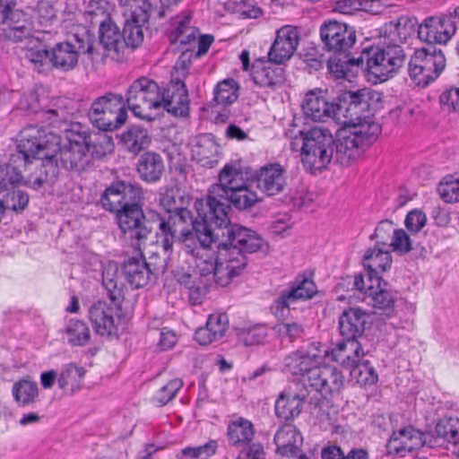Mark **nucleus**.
Returning a JSON list of instances; mask_svg holds the SVG:
<instances>
[{
  "instance_id": "f257e3e1",
  "label": "nucleus",
  "mask_w": 459,
  "mask_h": 459,
  "mask_svg": "<svg viewBox=\"0 0 459 459\" xmlns=\"http://www.w3.org/2000/svg\"><path fill=\"white\" fill-rule=\"evenodd\" d=\"M195 227L198 243L203 247H210L219 241L216 283L222 287L228 286L244 272L247 265L246 253H255L266 247L265 241L258 234L238 224L215 225L216 232L209 231L204 222Z\"/></svg>"
},
{
  "instance_id": "f03ea898",
  "label": "nucleus",
  "mask_w": 459,
  "mask_h": 459,
  "mask_svg": "<svg viewBox=\"0 0 459 459\" xmlns=\"http://www.w3.org/2000/svg\"><path fill=\"white\" fill-rule=\"evenodd\" d=\"M59 136L42 127L30 126L23 128L17 139V152L11 155V161L24 172L26 182L38 189L45 183L53 182L58 176L56 161Z\"/></svg>"
},
{
  "instance_id": "7ed1b4c3",
  "label": "nucleus",
  "mask_w": 459,
  "mask_h": 459,
  "mask_svg": "<svg viewBox=\"0 0 459 459\" xmlns=\"http://www.w3.org/2000/svg\"><path fill=\"white\" fill-rule=\"evenodd\" d=\"M418 22L416 18L403 15L386 22L380 29L385 46L367 48V70L374 76L375 82L386 81L393 74L403 67L407 54L399 45L414 34Z\"/></svg>"
},
{
  "instance_id": "20e7f679",
  "label": "nucleus",
  "mask_w": 459,
  "mask_h": 459,
  "mask_svg": "<svg viewBox=\"0 0 459 459\" xmlns=\"http://www.w3.org/2000/svg\"><path fill=\"white\" fill-rule=\"evenodd\" d=\"M379 100V93L369 89L346 91L343 93V103L337 112V124L350 127L349 133L365 149L381 133V126L375 121L372 115Z\"/></svg>"
},
{
  "instance_id": "39448f33",
  "label": "nucleus",
  "mask_w": 459,
  "mask_h": 459,
  "mask_svg": "<svg viewBox=\"0 0 459 459\" xmlns=\"http://www.w3.org/2000/svg\"><path fill=\"white\" fill-rule=\"evenodd\" d=\"M290 138L291 149L300 150L302 164L309 172L321 171L333 160L334 139L329 129L315 126L299 130Z\"/></svg>"
},
{
  "instance_id": "423d86ee",
  "label": "nucleus",
  "mask_w": 459,
  "mask_h": 459,
  "mask_svg": "<svg viewBox=\"0 0 459 459\" xmlns=\"http://www.w3.org/2000/svg\"><path fill=\"white\" fill-rule=\"evenodd\" d=\"M248 180L244 177L243 168L239 163H227L218 175V183L212 184L207 191L205 206L210 209L208 218L215 225L229 224L230 219L226 216L227 206L220 200L227 197L233 190L244 186Z\"/></svg>"
},
{
  "instance_id": "0eeeda50",
  "label": "nucleus",
  "mask_w": 459,
  "mask_h": 459,
  "mask_svg": "<svg viewBox=\"0 0 459 459\" xmlns=\"http://www.w3.org/2000/svg\"><path fill=\"white\" fill-rule=\"evenodd\" d=\"M446 65L442 49L429 45L414 51L409 62V74L418 86L426 87L439 77Z\"/></svg>"
},
{
  "instance_id": "6e6552de",
  "label": "nucleus",
  "mask_w": 459,
  "mask_h": 459,
  "mask_svg": "<svg viewBox=\"0 0 459 459\" xmlns=\"http://www.w3.org/2000/svg\"><path fill=\"white\" fill-rule=\"evenodd\" d=\"M91 124L102 131H113L125 124L127 112L122 95L107 93L97 98L88 113Z\"/></svg>"
},
{
  "instance_id": "1a4fd4ad",
  "label": "nucleus",
  "mask_w": 459,
  "mask_h": 459,
  "mask_svg": "<svg viewBox=\"0 0 459 459\" xmlns=\"http://www.w3.org/2000/svg\"><path fill=\"white\" fill-rule=\"evenodd\" d=\"M160 91L157 82L141 77L134 80L128 88L125 102L135 117L150 118L151 111L160 108Z\"/></svg>"
},
{
  "instance_id": "9d476101",
  "label": "nucleus",
  "mask_w": 459,
  "mask_h": 459,
  "mask_svg": "<svg viewBox=\"0 0 459 459\" xmlns=\"http://www.w3.org/2000/svg\"><path fill=\"white\" fill-rule=\"evenodd\" d=\"M77 46H74L69 42H62L56 44L51 53L49 62L53 66L63 71L73 69L78 62L79 53L88 54L91 59L94 55L99 53L93 42V35L88 30H84L82 35H74Z\"/></svg>"
},
{
  "instance_id": "9b49d317",
  "label": "nucleus",
  "mask_w": 459,
  "mask_h": 459,
  "mask_svg": "<svg viewBox=\"0 0 459 459\" xmlns=\"http://www.w3.org/2000/svg\"><path fill=\"white\" fill-rule=\"evenodd\" d=\"M134 202L117 212V219L119 229L126 238L132 241V246L138 251L142 250L143 245L151 234V228L148 227L142 207Z\"/></svg>"
},
{
  "instance_id": "f8f14e48",
  "label": "nucleus",
  "mask_w": 459,
  "mask_h": 459,
  "mask_svg": "<svg viewBox=\"0 0 459 459\" xmlns=\"http://www.w3.org/2000/svg\"><path fill=\"white\" fill-rule=\"evenodd\" d=\"M198 214L201 221L193 220L192 212L186 207L169 214L168 220H165V224L168 225L174 233L178 234V241L182 243V247H186L187 244H195V239L198 241V236L195 225L197 223L204 222L207 225L209 231L216 232L215 223L210 221L208 215L210 214V209L204 214L199 211L196 206Z\"/></svg>"
},
{
  "instance_id": "ddd939ff",
  "label": "nucleus",
  "mask_w": 459,
  "mask_h": 459,
  "mask_svg": "<svg viewBox=\"0 0 459 459\" xmlns=\"http://www.w3.org/2000/svg\"><path fill=\"white\" fill-rule=\"evenodd\" d=\"M142 187L130 181H115L106 188L100 197L102 207L111 212H117L126 206L139 202L142 198Z\"/></svg>"
},
{
  "instance_id": "4468645a",
  "label": "nucleus",
  "mask_w": 459,
  "mask_h": 459,
  "mask_svg": "<svg viewBox=\"0 0 459 459\" xmlns=\"http://www.w3.org/2000/svg\"><path fill=\"white\" fill-rule=\"evenodd\" d=\"M424 446H436L434 433H422L418 429L408 427L393 433L387 444V450L389 454L404 457L407 454Z\"/></svg>"
},
{
  "instance_id": "2eb2a0df",
  "label": "nucleus",
  "mask_w": 459,
  "mask_h": 459,
  "mask_svg": "<svg viewBox=\"0 0 459 459\" xmlns=\"http://www.w3.org/2000/svg\"><path fill=\"white\" fill-rule=\"evenodd\" d=\"M151 12V3L124 8L123 15L126 21L122 35L126 43V49L128 47L135 48L143 41V27L147 23Z\"/></svg>"
},
{
  "instance_id": "dca6fc26",
  "label": "nucleus",
  "mask_w": 459,
  "mask_h": 459,
  "mask_svg": "<svg viewBox=\"0 0 459 459\" xmlns=\"http://www.w3.org/2000/svg\"><path fill=\"white\" fill-rule=\"evenodd\" d=\"M56 161L71 170H82L90 162L87 154V135L85 134H78L77 138H69L67 143L61 144V139L58 141V149L56 150Z\"/></svg>"
},
{
  "instance_id": "f3484780",
  "label": "nucleus",
  "mask_w": 459,
  "mask_h": 459,
  "mask_svg": "<svg viewBox=\"0 0 459 459\" xmlns=\"http://www.w3.org/2000/svg\"><path fill=\"white\" fill-rule=\"evenodd\" d=\"M343 103V93L340 96L338 103L330 102L326 92L322 90H314L307 92L302 103V109L306 117L313 121H325L333 118L337 123V112Z\"/></svg>"
},
{
  "instance_id": "a211bd4d",
  "label": "nucleus",
  "mask_w": 459,
  "mask_h": 459,
  "mask_svg": "<svg viewBox=\"0 0 459 459\" xmlns=\"http://www.w3.org/2000/svg\"><path fill=\"white\" fill-rule=\"evenodd\" d=\"M316 293L315 282L308 279H297L292 285L281 291L279 297L274 300L271 309L277 317H284L285 311H289L290 306L299 300L311 299Z\"/></svg>"
},
{
  "instance_id": "6ab92c4d",
  "label": "nucleus",
  "mask_w": 459,
  "mask_h": 459,
  "mask_svg": "<svg viewBox=\"0 0 459 459\" xmlns=\"http://www.w3.org/2000/svg\"><path fill=\"white\" fill-rule=\"evenodd\" d=\"M98 54L94 55V58L101 56L109 57L117 62L124 58L126 51V43L123 40L122 32L119 28L111 20L106 23H101L100 27V40L97 42L93 39Z\"/></svg>"
},
{
  "instance_id": "aec40b11",
  "label": "nucleus",
  "mask_w": 459,
  "mask_h": 459,
  "mask_svg": "<svg viewBox=\"0 0 459 459\" xmlns=\"http://www.w3.org/2000/svg\"><path fill=\"white\" fill-rule=\"evenodd\" d=\"M320 37L327 49L334 53H345L356 42L354 29L335 21H330L321 26Z\"/></svg>"
},
{
  "instance_id": "412c9836",
  "label": "nucleus",
  "mask_w": 459,
  "mask_h": 459,
  "mask_svg": "<svg viewBox=\"0 0 459 459\" xmlns=\"http://www.w3.org/2000/svg\"><path fill=\"white\" fill-rule=\"evenodd\" d=\"M160 107L174 117H186L189 113V97L184 82L172 74L169 84L161 92Z\"/></svg>"
},
{
  "instance_id": "4be33fe9",
  "label": "nucleus",
  "mask_w": 459,
  "mask_h": 459,
  "mask_svg": "<svg viewBox=\"0 0 459 459\" xmlns=\"http://www.w3.org/2000/svg\"><path fill=\"white\" fill-rule=\"evenodd\" d=\"M207 247H200L195 244H187L186 247H182V250L188 255V263L191 264L193 269L190 272H184L185 274H195L196 280L203 278L204 281H208L210 283L211 279H213L216 282L217 273V257L214 258L211 254L205 251Z\"/></svg>"
},
{
  "instance_id": "5701e85b",
  "label": "nucleus",
  "mask_w": 459,
  "mask_h": 459,
  "mask_svg": "<svg viewBox=\"0 0 459 459\" xmlns=\"http://www.w3.org/2000/svg\"><path fill=\"white\" fill-rule=\"evenodd\" d=\"M455 22L452 15L429 17L418 27V37L429 44H446L455 32Z\"/></svg>"
},
{
  "instance_id": "b1692460",
  "label": "nucleus",
  "mask_w": 459,
  "mask_h": 459,
  "mask_svg": "<svg viewBox=\"0 0 459 459\" xmlns=\"http://www.w3.org/2000/svg\"><path fill=\"white\" fill-rule=\"evenodd\" d=\"M323 359L321 351L315 344L307 351H297L285 359V367L294 376H307V381L310 384V373L317 369Z\"/></svg>"
},
{
  "instance_id": "393cba45",
  "label": "nucleus",
  "mask_w": 459,
  "mask_h": 459,
  "mask_svg": "<svg viewBox=\"0 0 459 459\" xmlns=\"http://www.w3.org/2000/svg\"><path fill=\"white\" fill-rule=\"evenodd\" d=\"M344 385V377L335 367L321 364L310 373V384L314 390L322 395L338 394Z\"/></svg>"
},
{
  "instance_id": "a878e982",
  "label": "nucleus",
  "mask_w": 459,
  "mask_h": 459,
  "mask_svg": "<svg viewBox=\"0 0 459 459\" xmlns=\"http://www.w3.org/2000/svg\"><path fill=\"white\" fill-rule=\"evenodd\" d=\"M299 42L297 28L286 25L278 30L276 38L268 53L270 61L283 64L296 51Z\"/></svg>"
},
{
  "instance_id": "bb28decb",
  "label": "nucleus",
  "mask_w": 459,
  "mask_h": 459,
  "mask_svg": "<svg viewBox=\"0 0 459 459\" xmlns=\"http://www.w3.org/2000/svg\"><path fill=\"white\" fill-rule=\"evenodd\" d=\"M285 169L279 163L263 166L256 171L255 178L257 188L268 196L283 192L287 185Z\"/></svg>"
},
{
  "instance_id": "cd10ccee",
  "label": "nucleus",
  "mask_w": 459,
  "mask_h": 459,
  "mask_svg": "<svg viewBox=\"0 0 459 459\" xmlns=\"http://www.w3.org/2000/svg\"><path fill=\"white\" fill-rule=\"evenodd\" d=\"M383 247L377 244L375 247L366 251L363 256V265L367 270L365 274H359L356 277H365L368 281L378 282L381 281L379 274L390 268L392 257L386 247L385 243H382Z\"/></svg>"
},
{
  "instance_id": "c85d7f7f",
  "label": "nucleus",
  "mask_w": 459,
  "mask_h": 459,
  "mask_svg": "<svg viewBox=\"0 0 459 459\" xmlns=\"http://www.w3.org/2000/svg\"><path fill=\"white\" fill-rule=\"evenodd\" d=\"M377 286H365V277H355L354 287L360 292L368 295L372 300V306L385 314L391 316L394 311L395 298L394 294L384 289L381 281L376 282Z\"/></svg>"
},
{
  "instance_id": "c756f323",
  "label": "nucleus",
  "mask_w": 459,
  "mask_h": 459,
  "mask_svg": "<svg viewBox=\"0 0 459 459\" xmlns=\"http://www.w3.org/2000/svg\"><path fill=\"white\" fill-rule=\"evenodd\" d=\"M89 318L95 332L101 336H111L117 333L114 308L105 301H97L89 308Z\"/></svg>"
},
{
  "instance_id": "7c9ffc66",
  "label": "nucleus",
  "mask_w": 459,
  "mask_h": 459,
  "mask_svg": "<svg viewBox=\"0 0 459 459\" xmlns=\"http://www.w3.org/2000/svg\"><path fill=\"white\" fill-rule=\"evenodd\" d=\"M367 317L361 308L345 309L339 317V331L343 341H358L364 333Z\"/></svg>"
},
{
  "instance_id": "2f4dec72",
  "label": "nucleus",
  "mask_w": 459,
  "mask_h": 459,
  "mask_svg": "<svg viewBox=\"0 0 459 459\" xmlns=\"http://www.w3.org/2000/svg\"><path fill=\"white\" fill-rule=\"evenodd\" d=\"M229 328V319L226 314H212L206 325L195 331V339L201 345H208L221 340Z\"/></svg>"
},
{
  "instance_id": "473e14b6",
  "label": "nucleus",
  "mask_w": 459,
  "mask_h": 459,
  "mask_svg": "<svg viewBox=\"0 0 459 459\" xmlns=\"http://www.w3.org/2000/svg\"><path fill=\"white\" fill-rule=\"evenodd\" d=\"M365 151V148L357 142L348 131L344 130L343 134L334 141L333 159L342 166H349L356 160Z\"/></svg>"
},
{
  "instance_id": "72a5a7b5",
  "label": "nucleus",
  "mask_w": 459,
  "mask_h": 459,
  "mask_svg": "<svg viewBox=\"0 0 459 459\" xmlns=\"http://www.w3.org/2000/svg\"><path fill=\"white\" fill-rule=\"evenodd\" d=\"M137 256L129 257L123 264V274L127 282L134 288L145 286L152 274V269L143 258L142 250Z\"/></svg>"
},
{
  "instance_id": "f704fd0d",
  "label": "nucleus",
  "mask_w": 459,
  "mask_h": 459,
  "mask_svg": "<svg viewBox=\"0 0 459 459\" xmlns=\"http://www.w3.org/2000/svg\"><path fill=\"white\" fill-rule=\"evenodd\" d=\"M274 443L279 455L290 457V455L299 454L303 444V437L294 425L286 424L277 430Z\"/></svg>"
},
{
  "instance_id": "c9c22d12",
  "label": "nucleus",
  "mask_w": 459,
  "mask_h": 459,
  "mask_svg": "<svg viewBox=\"0 0 459 459\" xmlns=\"http://www.w3.org/2000/svg\"><path fill=\"white\" fill-rule=\"evenodd\" d=\"M272 61H257L253 65L252 78L261 87L274 88L284 82L283 69Z\"/></svg>"
},
{
  "instance_id": "e433bc0d",
  "label": "nucleus",
  "mask_w": 459,
  "mask_h": 459,
  "mask_svg": "<svg viewBox=\"0 0 459 459\" xmlns=\"http://www.w3.org/2000/svg\"><path fill=\"white\" fill-rule=\"evenodd\" d=\"M305 399V394H297L290 389L284 390L275 402L277 417L286 421L293 420L300 414Z\"/></svg>"
},
{
  "instance_id": "4c0bfd02",
  "label": "nucleus",
  "mask_w": 459,
  "mask_h": 459,
  "mask_svg": "<svg viewBox=\"0 0 459 459\" xmlns=\"http://www.w3.org/2000/svg\"><path fill=\"white\" fill-rule=\"evenodd\" d=\"M333 359L343 368L351 370L364 357V351L358 341H342L332 351Z\"/></svg>"
},
{
  "instance_id": "58836bf2",
  "label": "nucleus",
  "mask_w": 459,
  "mask_h": 459,
  "mask_svg": "<svg viewBox=\"0 0 459 459\" xmlns=\"http://www.w3.org/2000/svg\"><path fill=\"white\" fill-rule=\"evenodd\" d=\"M0 22L5 24L4 35L11 40L21 41L31 36L32 23L22 11L14 10L9 13L7 20Z\"/></svg>"
},
{
  "instance_id": "ea45409f",
  "label": "nucleus",
  "mask_w": 459,
  "mask_h": 459,
  "mask_svg": "<svg viewBox=\"0 0 459 459\" xmlns=\"http://www.w3.org/2000/svg\"><path fill=\"white\" fill-rule=\"evenodd\" d=\"M164 169L163 159L159 153L153 152H147L141 155L136 165L139 177L149 183L160 180Z\"/></svg>"
},
{
  "instance_id": "a19ab883",
  "label": "nucleus",
  "mask_w": 459,
  "mask_h": 459,
  "mask_svg": "<svg viewBox=\"0 0 459 459\" xmlns=\"http://www.w3.org/2000/svg\"><path fill=\"white\" fill-rule=\"evenodd\" d=\"M258 201L259 198L256 192L250 188L247 181L244 186L238 187L236 190L227 195V197L221 199L220 204L222 203L227 206L224 210L226 216L229 218V212L231 210V206L238 210L244 211L252 208Z\"/></svg>"
},
{
  "instance_id": "79ce46f5",
  "label": "nucleus",
  "mask_w": 459,
  "mask_h": 459,
  "mask_svg": "<svg viewBox=\"0 0 459 459\" xmlns=\"http://www.w3.org/2000/svg\"><path fill=\"white\" fill-rule=\"evenodd\" d=\"M86 370L74 363L67 364L61 370L57 378L58 386L65 394H73L82 386Z\"/></svg>"
},
{
  "instance_id": "37998d69",
  "label": "nucleus",
  "mask_w": 459,
  "mask_h": 459,
  "mask_svg": "<svg viewBox=\"0 0 459 459\" xmlns=\"http://www.w3.org/2000/svg\"><path fill=\"white\" fill-rule=\"evenodd\" d=\"M151 136L148 130L141 126H130L121 135V143L129 152L137 154L148 147Z\"/></svg>"
},
{
  "instance_id": "c03bdc74",
  "label": "nucleus",
  "mask_w": 459,
  "mask_h": 459,
  "mask_svg": "<svg viewBox=\"0 0 459 459\" xmlns=\"http://www.w3.org/2000/svg\"><path fill=\"white\" fill-rule=\"evenodd\" d=\"M227 435L230 445L237 447L246 446L254 436L253 425L247 420L240 418L229 425Z\"/></svg>"
},
{
  "instance_id": "a18cd8bd",
  "label": "nucleus",
  "mask_w": 459,
  "mask_h": 459,
  "mask_svg": "<svg viewBox=\"0 0 459 459\" xmlns=\"http://www.w3.org/2000/svg\"><path fill=\"white\" fill-rule=\"evenodd\" d=\"M16 164L9 160L8 164L0 166V196L7 190L21 184L30 186L26 182L27 174Z\"/></svg>"
},
{
  "instance_id": "49530a36",
  "label": "nucleus",
  "mask_w": 459,
  "mask_h": 459,
  "mask_svg": "<svg viewBox=\"0 0 459 459\" xmlns=\"http://www.w3.org/2000/svg\"><path fill=\"white\" fill-rule=\"evenodd\" d=\"M102 284L108 293L110 300L118 304L123 299L122 282L119 281L118 267L109 263L102 272Z\"/></svg>"
},
{
  "instance_id": "de8ad7c7",
  "label": "nucleus",
  "mask_w": 459,
  "mask_h": 459,
  "mask_svg": "<svg viewBox=\"0 0 459 459\" xmlns=\"http://www.w3.org/2000/svg\"><path fill=\"white\" fill-rule=\"evenodd\" d=\"M195 274H185V273H178L176 277L178 281L188 290V296L193 305L200 304L206 293L208 281L196 280Z\"/></svg>"
},
{
  "instance_id": "09e8293b",
  "label": "nucleus",
  "mask_w": 459,
  "mask_h": 459,
  "mask_svg": "<svg viewBox=\"0 0 459 459\" xmlns=\"http://www.w3.org/2000/svg\"><path fill=\"white\" fill-rule=\"evenodd\" d=\"M191 15L184 14L172 19V37L180 44H189L197 37V30L190 26Z\"/></svg>"
},
{
  "instance_id": "8fccbe9b",
  "label": "nucleus",
  "mask_w": 459,
  "mask_h": 459,
  "mask_svg": "<svg viewBox=\"0 0 459 459\" xmlns=\"http://www.w3.org/2000/svg\"><path fill=\"white\" fill-rule=\"evenodd\" d=\"M13 396L21 406L36 403L39 396V388L36 382L22 379L13 386Z\"/></svg>"
},
{
  "instance_id": "3c124183",
  "label": "nucleus",
  "mask_w": 459,
  "mask_h": 459,
  "mask_svg": "<svg viewBox=\"0 0 459 459\" xmlns=\"http://www.w3.org/2000/svg\"><path fill=\"white\" fill-rule=\"evenodd\" d=\"M367 48L362 52L361 56L358 58L349 57L347 55L341 58L334 56L328 60V69L337 79L345 78L351 71V67L354 65H363L364 60L367 61L365 53Z\"/></svg>"
},
{
  "instance_id": "603ef678",
  "label": "nucleus",
  "mask_w": 459,
  "mask_h": 459,
  "mask_svg": "<svg viewBox=\"0 0 459 459\" xmlns=\"http://www.w3.org/2000/svg\"><path fill=\"white\" fill-rule=\"evenodd\" d=\"M114 150L112 137L106 134H98L94 138L87 136V154L93 159L100 160Z\"/></svg>"
},
{
  "instance_id": "864d4df0",
  "label": "nucleus",
  "mask_w": 459,
  "mask_h": 459,
  "mask_svg": "<svg viewBox=\"0 0 459 459\" xmlns=\"http://www.w3.org/2000/svg\"><path fill=\"white\" fill-rule=\"evenodd\" d=\"M434 439L438 446V439L449 443H456L459 440V420L455 418H444L438 420L435 428Z\"/></svg>"
},
{
  "instance_id": "5fc2aeb1",
  "label": "nucleus",
  "mask_w": 459,
  "mask_h": 459,
  "mask_svg": "<svg viewBox=\"0 0 459 459\" xmlns=\"http://www.w3.org/2000/svg\"><path fill=\"white\" fill-rule=\"evenodd\" d=\"M65 332L72 345L83 346L91 338L90 328L81 320H70Z\"/></svg>"
},
{
  "instance_id": "6e6d98bb",
  "label": "nucleus",
  "mask_w": 459,
  "mask_h": 459,
  "mask_svg": "<svg viewBox=\"0 0 459 459\" xmlns=\"http://www.w3.org/2000/svg\"><path fill=\"white\" fill-rule=\"evenodd\" d=\"M238 85L233 79H227L219 82L214 88L213 101L217 105H229L237 99Z\"/></svg>"
},
{
  "instance_id": "4d7b16f0",
  "label": "nucleus",
  "mask_w": 459,
  "mask_h": 459,
  "mask_svg": "<svg viewBox=\"0 0 459 459\" xmlns=\"http://www.w3.org/2000/svg\"><path fill=\"white\" fill-rule=\"evenodd\" d=\"M1 202L4 203V211L10 209L14 212L23 211L29 203V196L26 193L21 189H17L16 186L7 190L0 196Z\"/></svg>"
},
{
  "instance_id": "13d9d810",
  "label": "nucleus",
  "mask_w": 459,
  "mask_h": 459,
  "mask_svg": "<svg viewBox=\"0 0 459 459\" xmlns=\"http://www.w3.org/2000/svg\"><path fill=\"white\" fill-rule=\"evenodd\" d=\"M350 376L360 386L372 385L377 381V374L368 360L362 361L351 368Z\"/></svg>"
},
{
  "instance_id": "bf43d9fd",
  "label": "nucleus",
  "mask_w": 459,
  "mask_h": 459,
  "mask_svg": "<svg viewBox=\"0 0 459 459\" xmlns=\"http://www.w3.org/2000/svg\"><path fill=\"white\" fill-rule=\"evenodd\" d=\"M267 337V330L262 325L240 329L238 333V339L245 346L258 345L264 342Z\"/></svg>"
},
{
  "instance_id": "052dcab7",
  "label": "nucleus",
  "mask_w": 459,
  "mask_h": 459,
  "mask_svg": "<svg viewBox=\"0 0 459 459\" xmlns=\"http://www.w3.org/2000/svg\"><path fill=\"white\" fill-rule=\"evenodd\" d=\"M273 331L282 340L293 342L304 334V327L297 322H279L273 325Z\"/></svg>"
},
{
  "instance_id": "680f3d73",
  "label": "nucleus",
  "mask_w": 459,
  "mask_h": 459,
  "mask_svg": "<svg viewBox=\"0 0 459 459\" xmlns=\"http://www.w3.org/2000/svg\"><path fill=\"white\" fill-rule=\"evenodd\" d=\"M160 204L167 212L171 214L185 207L186 201L178 189L167 188L160 195Z\"/></svg>"
},
{
  "instance_id": "e2e57ef3",
  "label": "nucleus",
  "mask_w": 459,
  "mask_h": 459,
  "mask_svg": "<svg viewBox=\"0 0 459 459\" xmlns=\"http://www.w3.org/2000/svg\"><path fill=\"white\" fill-rule=\"evenodd\" d=\"M30 44V46L26 49L25 56L36 68L39 69L46 61H49L50 53L46 46L38 40H32Z\"/></svg>"
},
{
  "instance_id": "0e129e2a",
  "label": "nucleus",
  "mask_w": 459,
  "mask_h": 459,
  "mask_svg": "<svg viewBox=\"0 0 459 459\" xmlns=\"http://www.w3.org/2000/svg\"><path fill=\"white\" fill-rule=\"evenodd\" d=\"M108 2L105 0H92L89 3L88 9L85 12L92 24H99L100 27L101 23H106L108 20Z\"/></svg>"
},
{
  "instance_id": "69168bd1",
  "label": "nucleus",
  "mask_w": 459,
  "mask_h": 459,
  "mask_svg": "<svg viewBox=\"0 0 459 459\" xmlns=\"http://www.w3.org/2000/svg\"><path fill=\"white\" fill-rule=\"evenodd\" d=\"M183 386V381L179 378H174L168 382L165 385L160 388L155 396L154 400L160 405H165L169 402H170L179 391V389Z\"/></svg>"
},
{
  "instance_id": "338daca9",
  "label": "nucleus",
  "mask_w": 459,
  "mask_h": 459,
  "mask_svg": "<svg viewBox=\"0 0 459 459\" xmlns=\"http://www.w3.org/2000/svg\"><path fill=\"white\" fill-rule=\"evenodd\" d=\"M217 150L215 143L211 141L201 144L196 151L198 162L203 167L213 168L218 163Z\"/></svg>"
},
{
  "instance_id": "774afa93",
  "label": "nucleus",
  "mask_w": 459,
  "mask_h": 459,
  "mask_svg": "<svg viewBox=\"0 0 459 459\" xmlns=\"http://www.w3.org/2000/svg\"><path fill=\"white\" fill-rule=\"evenodd\" d=\"M440 197L446 203H455L459 201V180L452 178H445L438 186Z\"/></svg>"
}]
</instances>
